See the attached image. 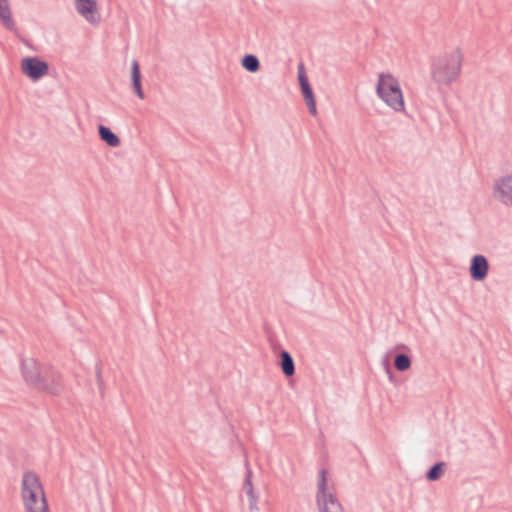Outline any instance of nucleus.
<instances>
[{"instance_id": "dca6fc26", "label": "nucleus", "mask_w": 512, "mask_h": 512, "mask_svg": "<svg viewBox=\"0 0 512 512\" xmlns=\"http://www.w3.org/2000/svg\"><path fill=\"white\" fill-rule=\"evenodd\" d=\"M242 67L248 72L255 73L260 69V61L254 54H246L241 60Z\"/></svg>"}, {"instance_id": "4be33fe9", "label": "nucleus", "mask_w": 512, "mask_h": 512, "mask_svg": "<svg viewBox=\"0 0 512 512\" xmlns=\"http://www.w3.org/2000/svg\"><path fill=\"white\" fill-rule=\"evenodd\" d=\"M97 380H98L99 388L101 389V385H102V377H101V371H100V369H98V370H97Z\"/></svg>"}, {"instance_id": "f8f14e48", "label": "nucleus", "mask_w": 512, "mask_h": 512, "mask_svg": "<svg viewBox=\"0 0 512 512\" xmlns=\"http://www.w3.org/2000/svg\"><path fill=\"white\" fill-rule=\"evenodd\" d=\"M98 135L101 141L110 147H118L120 145V138L109 127L100 124L98 126Z\"/></svg>"}, {"instance_id": "9b49d317", "label": "nucleus", "mask_w": 512, "mask_h": 512, "mask_svg": "<svg viewBox=\"0 0 512 512\" xmlns=\"http://www.w3.org/2000/svg\"><path fill=\"white\" fill-rule=\"evenodd\" d=\"M278 365L286 377H291L295 374V362L287 350L280 351Z\"/></svg>"}, {"instance_id": "4468645a", "label": "nucleus", "mask_w": 512, "mask_h": 512, "mask_svg": "<svg viewBox=\"0 0 512 512\" xmlns=\"http://www.w3.org/2000/svg\"><path fill=\"white\" fill-rule=\"evenodd\" d=\"M301 93L308 107L309 113L313 116L317 114L316 100L311 85L301 87Z\"/></svg>"}, {"instance_id": "9d476101", "label": "nucleus", "mask_w": 512, "mask_h": 512, "mask_svg": "<svg viewBox=\"0 0 512 512\" xmlns=\"http://www.w3.org/2000/svg\"><path fill=\"white\" fill-rule=\"evenodd\" d=\"M142 76L140 66L137 60H133L131 64V84L135 94L140 98L144 99L145 94L142 89Z\"/></svg>"}, {"instance_id": "0eeeda50", "label": "nucleus", "mask_w": 512, "mask_h": 512, "mask_svg": "<svg viewBox=\"0 0 512 512\" xmlns=\"http://www.w3.org/2000/svg\"><path fill=\"white\" fill-rule=\"evenodd\" d=\"M494 197L505 206L512 207V174L495 181Z\"/></svg>"}, {"instance_id": "6ab92c4d", "label": "nucleus", "mask_w": 512, "mask_h": 512, "mask_svg": "<svg viewBox=\"0 0 512 512\" xmlns=\"http://www.w3.org/2000/svg\"><path fill=\"white\" fill-rule=\"evenodd\" d=\"M298 81H299V85H300V88L301 87H305L307 85H310L309 83V79L305 73V69H304V65L303 63H300L298 65Z\"/></svg>"}, {"instance_id": "39448f33", "label": "nucleus", "mask_w": 512, "mask_h": 512, "mask_svg": "<svg viewBox=\"0 0 512 512\" xmlns=\"http://www.w3.org/2000/svg\"><path fill=\"white\" fill-rule=\"evenodd\" d=\"M316 498L319 512H337L342 509L337 498L327 491V470L324 468L320 470Z\"/></svg>"}, {"instance_id": "a211bd4d", "label": "nucleus", "mask_w": 512, "mask_h": 512, "mask_svg": "<svg viewBox=\"0 0 512 512\" xmlns=\"http://www.w3.org/2000/svg\"><path fill=\"white\" fill-rule=\"evenodd\" d=\"M445 462H436L426 472V479L429 481H437L441 478L445 470Z\"/></svg>"}, {"instance_id": "f3484780", "label": "nucleus", "mask_w": 512, "mask_h": 512, "mask_svg": "<svg viewBox=\"0 0 512 512\" xmlns=\"http://www.w3.org/2000/svg\"><path fill=\"white\" fill-rule=\"evenodd\" d=\"M411 364V357L406 353H397L394 357V367L400 372H405L410 369Z\"/></svg>"}, {"instance_id": "5701e85b", "label": "nucleus", "mask_w": 512, "mask_h": 512, "mask_svg": "<svg viewBox=\"0 0 512 512\" xmlns=\"http://www.w3.org/2000/svg\"><path fill=\"white\" fill-rule=\"evenodd\" d=\"M47 383L48 384H52V378L51 377H47Z\"/></svg>"}, {"instance_id": "20e7f679", "label": "nucleus", "mask_w": 512, "mask_h": 512, "mask_svg": "<svg viewBox=\"0 0 512 512\" xmlns=\"http://www.w3.org/2000/svg\"><path fill=\"white\" fill-rule=\"evenodd\" d=\"M376 94L395 112L404 111V96L399 81L392 74L382 72L378 75Z\"/></svg>"}, {"instance_id": "f03ea898", "label": "nucleus", "mask_w": 512, "mask_h": 512, "mask_svg": "<svg viewBox=\"0 0 512 512\" xmlns=\"http://www.w3.org/2000/svg\"><path fill=\"white\" fill-rule=\"evenodd\" d=\"M464 55L459 47L434 55L430 59V76L440 91L457 81L461 75Z\"/></svg>"}, {"instance_id": "f257e3e1", "label": "nucleus", "mask_w": 512, "mask_h": 512, "mask_svg": "<svg viewBox=\"0 0 512 512\" xmlns=\"http://www.w3.org/2000/svg\"><path fill=\"white\" fill-rule=\"evenodd\" d=\"M21 371L25 382L39 391L52 396H59L64 391L63 377L52 366L41 369L34 359H23Z\"/></svg>"}, {"instance_id": "6e6552de", "label": "nucleus", "mask_w": 512, "mask_h": 512, "mask_svg": "<svg viewBox=\"0 0 512 512\" xmlns=\"http://www.w3.org/2000/svg\"><path fill=\"white\" fill-rule=\"evenodd\" d=\"M76 11L90 24L100 23V15L95 0H75Z\"/></svg>"}, {"instance_id": "aec40b11", "label": "nucleus", "mask_w": 512, "mask_h": 512, "mask_svg": "<svg viewBox=\"0 0 512 512\" xmlns=\"http://www.w3.org/2000/svg\"><path fill=\"white\" fill-rule=\"evenodd\" d=\"M381 366L383 367L385 373H389L391 368L390 360H389V353H387L382 359H381Z\"/></svg>"}, {"instance_id": "ddd939ff", "label": "nucleus", "mask_w": 512, "mask_h": 512, "mask_svg": "<svg viewBox=\"0 0 512 512\" xmlns=\"http://www.w3.org/2000/svg\"><path fill=\"white\" fill-rule=\"evenodd\" d=\"M0 22L10 31H14L16 29L7 0H0Z\"/></svg>"}, {"instance_id": "423d86ee", "label": "nucleus", "mask_w": 512, "mask_h": 512, "mask_svg": "<svg viewBox=\"0 0 512 512\" xmlns=\"http://www.w3.org/2000/svg\"><path fill=\"white\" fill-rule=\"evenodd\" d=\"M21 70L32 81H38L48 74L49 65L38 57L28 56L21 60Z\"/></svg>"}, {"instance_id": "2eb2a0df", "label": "nucleus", "mask_w": 512, "mask_h": 512, "mask_svg": "<svg viewBox=\"0 0 512 512\" xmlns=\"http://www.w3.org/2000/svg\"><path fill=\"white\" fill-rule=\"evenodd\" d=\"M252 472L250 469H247L246 478L243 484V490L246 492L249 499V507L250 510L258 509L256 507V500L254 495V489L251 482Z\"/></svg>"}, {"instance_id": "7ed1b4c3", "label": "nucleus", "mask_w": 512, "mask_h": 512, "mask_svg": "<svg viewBox=\"0 0 512 512\" xmlns=\"http://www.w3.org/2000/svg\"><path fill=\"white\" fill-rule=\"evenodd\" d=\"M22 498L26 512H49L45 494L36 473L31 471L24 473Z\"/></svg>"}, {"instance_id": "412c9836", "label": "nucleus", "mask_w": 512, "mask_h": 512, "mask_svg": "<svg viewBox=\"0 0 512 512\" xmlns=\"http://www.w3.org/2000/svg\"><path fill=\"white\" fill-rule=\"evenodd\" d=\"M386 375L388 376V379L391 383H395L396 380H395L393 370H390L389 373H386Z\"/></svg>"}, {"instance_id": "1a4fd4ad", "label": "nucleus", "mask_w": 512, "mask_h": 512, "mask_svg": "<svg viewBox=\"0 0 512 512\" xmlns=\"http://www.w3.org/2000/svg\"><path fill=\"white\" fill-rule=\"evenodd\" d=\"M489 272V262L482 254L474 255L470 260L469 273L474 281H483Z\"/></svg>"}]
</instances>
